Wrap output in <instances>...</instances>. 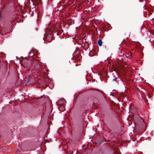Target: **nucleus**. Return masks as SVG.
<instances>
[{"instance_id": "nucleus-1", "label": "nucleus", "mask_w": 154, "mask_h": 154, "mask_svg": "<svg viewBox=\"0 0 154 154\" xmlns=\"http://www.w3.org/2000/svg\"><path fill=\"white\" fill-rule=\"evenodd\" d=\"M29 62L28 60L23 62L22 66L24 67H28L29 66Z\"/></svg>"}, {"instance_id": "nucleus-3", "label": "nucleus", "mask_w": 154, "mask_h": 154, "mask_svg": "<svg viewBox=\"0 0 154 154\" xmlns=\"http://www.w3.org/2000/svg\"><path fill=\"white\" fill-rule=\"evenodd\" d=\"M117 80V79L116 78H115V79H112V81H116Z\"/></svg>"}, {"instance_id": "nucleus-2", "label": "nucleus", "mask_w": 154, "mask_h": 154, "mask_svg": "<svg viewBox=\"0 0 154 154\" xmlns=\"http://www.w3.org/2000/svg\"><path fill=\"white\" fill-rule=\"evenodd\" d=\"M97 42H98V45L100 46H102L103 42H102V40L101 39H99L98 41Z\"/></svg>"}, {"instance_id": "nucleus-5", "label": "nucleus", "mask_w": 154, "mask_h": 154, "mask_svg": "<svg viewBox=\"0 0 154 154\" xmlns=\"http://www.w3.org/2000/svg\"><path fill=\"white\" fill-rule=\"evenodd\" d=\"M50 36H51V35H50Z\"/></svg>"}, {"instance_id": "nucleus-4", "label": "nucleus", "mask_w": 154, "mask_h": 154, "mask_svg": "<svg viewBox=\"0 0 154 154\" xmlns=\"http://www.w3.org/2000/svg\"><path fill=\"white\" fill-rule=\"evenodd\" d=\"M2 17V16H1V15L0 14V17Z\"/></svg>"}, {"instance_id": "nucleus-6", "label": "nucleus", "mask_w": 154, "mask_h": 154, "mask_svg": "<svg viewBox=\"0 0 154 154\" xmlns=\"http://www.w3.org/2000/svg\"><path fill=\"white\" fill-rule=\"evenodd\" d=\"M65 101V100H64H64H63V101Z\"/></svg>"}]
</instances>
